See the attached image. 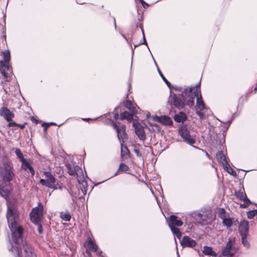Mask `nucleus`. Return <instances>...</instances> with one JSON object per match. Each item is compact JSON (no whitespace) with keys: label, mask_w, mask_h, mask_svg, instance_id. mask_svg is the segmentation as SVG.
<instances>
[{"label":"nucleus","mask_w":257,"mask_h":257,"mask_svg":"<svg viewBox=\"0 0 257 257\" xmlns=\"http://www.w3.org/2000/svg\"><path fill=\"white\" fill-rule=\"evenodd\" d=\"M15 153L17 157L20 159L21 162L23 163L24 162H25L26 160L23 157V154L22 153L21 151L19 149H17L15 151Z\"/></svg>","instance_id":"2f4dec72"},{"label":"nucleus","mask_w":257,"mask_h":257,"mask_svg":"<svg viewBox=\"0 0 257 257\" xmlns=\"http://www.w3.org/2000/svg\"><path fill=\"white\" fill-rule=\"evenodd\" d=\"M247 235H241V242L243 245L246 248L250 247V243L247 238Z\"/></svg>","instance_id":"c756f323"},{"label":"nucleus","mask_w":257,"mask_h":257,"mask_svg":"<svg viewBox=\"0 0 257 257\" xmlns=\"http://www.w3.org/2000/svg\"><path fill=\"white\" fill-rule=\"evenodd\" d=\"M13 242L15 246L13 244L10 250L15 257H36L32 247L23 241V236L22 241L19 243H16L14 240Z\"/></svg>","instance_id":"7ed1b4c3"},{"label":"nucleus","mask_w":257,"mask_h":257,"mask_svg":"<svg viewBox=\"0 0 257 257\" xmlns=\"http://www.w3.org/2000/svg\"><path fill=\"white\" fill-rule=\"evenodd\" d=\"M186 119V116L184 112H180L179 114L175 115L174 119L178 122H183Z\"/></svg>","instance_id":"a878e982"},{"label":"nucleus","mask_w":257,"mask_h":257,"mask_svg":"<svg viewBox=\"0 0 257 257\" xmlns=\"http://www.w3.org/2000/svg\"><path fill=\"white\" fill-rule=\"evenodd\" d=\"M114 25H115V27H116V24H115V19L114 20Z\"/></svg>","instance_id":"5fc2aeb1"},{"label":"nucleus","mask_w":257,"mask_h":257,"mask_svg":"<svg viewBox=\"0 0 257 257\" xmlns=\"http://www.w3.org/2000/svg\"><path fill=\"white\" fill-rule=\"evenodd\" d=\"M140 1L144 7H145V5L148 6V4L146 3H145L143 0H140Z\"/></svg>","instance_id":"de8ad7c7"},{"label":"nucleus","mask_w":257,"mask_h":257,"mask_svg":"<svg viewBox=\"0 0 257 257\" xmlns=\"http://www.w3.org/2000/svg\"><path fill=\"white\" fill-rule=\"evenodd\" d=\"M142 33H143V39H144V43L143 44H147V42H146V40L145 38V35H144V31H143V29L142 28Z\"/></svg>","instance_id":"a18cd8bd"},{"label":"nucleus","mask_w":257,"mask_h":257,"mask_svg":"<svg viewBox=\"0 0 257 257\" xmlns=\"http://www.w3.org/2000/svg\"><path fill=\"white\" fill-rule=\"evenodd\" d=\"M60 216L62 219L66 221H69L71 217L70 213L67 212H61Z\"/></svg>","instance_id":"c85d7f7f"},{"label":"nucleus","mask_w":257,"mask_h":257,"mask_svg":"<svg viewBox=\"0 0 257 257\" xmlns=\"http://www.w3.org/2000/svg\"><path fill=\"white\" fill-rule=\"evenodd\" d=\"M218 217L222 220L224 219L226 217L225 211L223 208L219 209Z\"/></svg>","instance_id":"72a5a7b5"},{"label":"nucleus","mask_w":257,"mask_h":257,"mask_svg":"<svg viewBox=\"0 0 257 257\" xmlns=\"http://www.w3.org/2000/svg\"><path fill=\"white\" fill-rule=\"evenodd\" d=\"M50 125H55V123L54 122H51L50 123H48L44 122L42 124V126L45 127L44 131H46L48 127H49L50 126Z\"/></svg>","instance_id":"ea45409f"},{"label":"nucleus","mask_w":257,"mask_h":257,"mask_svg":"<svg viewBox=\"0 0 257 257\" xmlns=\"http://www.w3.org/2000/svg\"><path fill=\"white\" fill-rule=\"evenodd\" d=\"M194 88L185 89L180 95L174 94L173 104L179 109H182L186 104L191 106L193 105L195 94L193 92Z\"/></svg>","instance_id":"f03ea898"},{"label":"nucleus","mask_w":257,"mask_h":257,"mask_svg":"<svg viewBox=\"0 0 257 257\" xmlns=\"http://www.w3.org/2000/svg\"><path fill=\"white\" fill-rule=\"evenodd\" d=\"M121 155L122 157H127L129 155V151L127 147L125 146H123L122 144L121 143Z\"/></svg>","instance_id":"cd10ccee"},{"label":"nucleus","mask_w":257,"mask_h":257,"mask_svg":"<svg viewBox=\"0 0 257 257\" xmlns=\"http://www.w3.org/2000/svg\"><path fill=\"white\" fill-rule=\"evenodd\" d=\"M76 172L75 174L76 175L77 177V180L79 183H82L83 185H84L83 183H85V184H86V181H84L85 179V176L83 173V171L81 169V168L79 167H76Z\"/></svg>","instance_id":"412c9836"},{"label":"nucleus","mask_w":257,"mask_h":257,"mask_svg":"<svg viewBox=\"0 0 257 257\" xmlns=\"http://www.w3.org/2000/svg\"><path fill=\"white\" fill-rule=\"evenodd\" d=\"M243 201H244L243 204H240V207L241 208H246L250 204V201L247 198L244 199Z\"/></svg>","instance_id":"e433bc0d"},{"label":"nucleus","mask_w":257,"mask_h":257,"mask_svg":"<svg viewBox=\"0 0 257 257\" xmlns=\"http://www.w3.org/2000/svg\"><path fill=\"white\" fill-rule=\"evenodd\" d=\"M17 126H20L22 128H24V126H25V125H20V124H18Z\"/></svg>","instance_id":"8fccbe9b"},{"label":"nucleus","mask_w":257,"mask_h":257,"mask_svg":"<svg viewBox=\"0 0 257 257\" xmlns=\"http://www.w3.org/2000/svg\"><path fill=\"white\" fill-rule=\"evenodd\" d=\"M181 244L183 247H193L196 245V242L194 240L191 239L190 237L185 236L181 241Z\"/></svg>","instance_id":"6ab92c4d"},{"label":"nucleus","mask_w":257,"mask_h":257,"mask_svg":"<svg viewBox=\"0 0 257 257\" xmlns=\"http://www.w3.org/2000/svg\"><path fill=\"white\" fill-rule=\"evenodd\" d=\"M124 105L126 108L130 110L133 113H137L138 107L135 106L131 100H126L124 102Z\"/></svg>","instance_id":"4be33fe9"},{"label":"nucleus","mask_w":257,"mask_h":257,"mask_svg":"<svg viewBox=\"0 0 257 257\" xmlns=\"http://www.w3.org/2000/svg\"><path fill=\"white\" fill-rule=\"evenodd\" d=\"M168 224L173 234H175L178 238L180 239L182 236V233L179 229L176 227L175 226H182L183 225L182 221L180 219H178L176 216L172 215L169 218Z\"/></svg>","instance_id":"423d86ee"},{"label":"nucleus","mask_w":257,"mask_h":257,"mask_svg":"<svg viewBox=\"0 0 257 257\" xmlns=\"http://www.w3.org/2000/svg\"><path fill=\"white\" fill-rule=\"evenodd\" d=\"M44 175L45 179H42L40 180V183L48 188H52L53 189H57V186L56 184V179L49 172L45 171Z\"/></svg>","instance_id":"9d476101"},{"label":"nucleus","mask_w":257,"mask_h":257,"mask_svg":"<svg viewBox=\"0 0 257 257\" xmlns=\"http://www.w3.org/2000/svg\"><path fill=\"white\" fill-rule=\"evenodd\" d=\"M0 116L4 117L7 121H10L14 117V114L7 107H3L0 109Z\"/></svg>","instance_id":"2eb2a0df"},{"label":"nucleus","mask_w":257,"mask_h":257,"mask_svg":"<svg viewBox=\"0 0 257 257\" xmlns=\"http://www.w3.org/2000/svg\"><path fill=\"white\" fill-rule=\"evenodd\" d=\"M195 90L193 89V92L195 94V97H196V106L200 110H203L206 108L205 105L202 99L200 94V91H197V88H194Z\"/></svg>","instance_id":"ddd939ff"},{"label":"nucleus","mask_w":257,"mask_h":257,"mask_svg":"<svg viewBox=\"0 0 257 257\" xmlns=\"http://www.w3.org/2000/svg\"><path fill=\"white\" fill-rule=\"evenodd\" d=\"M113 127L116 131L117 137L119 141L123 140L126 138V134L125 132V126L124 125H121L120 123H113Z\"/></svg>","instance_id":"f8f14e48"},{"label":"nucleus","mask_w":257,"mask_h":257,"mask_svg":"<svg viewBox=\"0 0 257 257\" xmlns=\"http://www.w3.org/2000/svg\"><path fill=\"white\" fill-rule=\"evenodd\" d=\"M135 153L137 154V156H139V152L138 150H135Z\"/></svg>","instance_id":"09e8293b"},{"label":"nucleus","mask_w":257,"mask_h":257,"mask_svg":"<svg viewBox=\"0 0 257 257\" xmlns=\"http://www.w3.org/2000/svg\"><path fill=\"white\" fill-rule=\"evenodd\" d=\"M38 225V231L40 233H42L43 232V228L42 226L40 224V223L39 224H36Z\"/></svg>","instance_id":"37998d69"},{"label":"nucleus","mask_w":257,"mask_h":257,"mask_svg":"<svg viewBox=\"0 0 257 257\" xmlns=\"http://www.w3.org/2000/svg\"><path fill=\"white\" fill-rule=\"evenodd\" d=\"M114 119H115V120H117V119H118L119 118H120V116H119L118 114L117 113H115V114H114Z\"/></svg>","instance_id":"49530a36"},{"label":"nucleus","mask_w":257,"mask_h":257,"mask_svg":"<svg viewBox=\"0 0 257 257\" xmlns=\"http://www.w3.org/2000/svg\"><path fill=\"white\" fill-rule=\"evenodd\" d=\"M9 122V123L8 124V126L9 127L15 126L18 125V124H17L15 122Z\"/></svg>","instance_id":"79ce46f5"},{"label":"nucleus","mask_w":257,"mask_h":257,"mask_svg":"<svg viewBox=\"0 0 257 257\" xmlns=\"http://www.w3.org/2000/svg\"><path fill=\"white\" fill-rule=\"evenodd\" d=\"M153 119L157 122H161L165 125H170L172 124V120L171 118L167 116L164 115L161 116H155L153 117Z\"/></svg>","instance_id":"a211bd4d"},{"label":"nucleus","mask_w":257,"mask_h":257,"mask_svg":"<svg viewBox=\"0 0 257 257\" xmlns=\"http://www.w3.org/2000/svg\"><path fill=\"white\" fill-rule=\"evenodd\" d=\"M44 207L41 202H39L38 206L34 208L30 214L31 221L35 224L40 222L43 214Z\"/></svg>","instance_id":"1a4fd4ad"},{"label":"nucleus","mask_w":257,"mask_h":257,"mask_svg":"<svg viewBox=\"0 0 257 257\" xmlns=\"http://www.w3.org/2000/svg\"><path fill=\"white\" fill-rule=\"evenodd\" d=\"M134 125L137 136L141 140L144 141L146 139V135L142 125L140 123H134Z\"/></svg>","instance_id":"f3484780"},{"label":"nucleus","mask_w":257,"mask_h":257,"mask_svg":"<svg viewBox=\"0 0 257 257\" xmlns=\"http://www.w3.org/2000/svg\"><path fill=\"white\" fill-rule=\"evenodd\" d=\"M228 123H229V124H230V123H231V121H228Z\"/></svg>","instance_id":"13d9d810"},{"label":"nucleus","mask_w":257,"mask_h":257,"mask_svg":"<svg viewBox=\"0 0 257 257\" xmlns=\"http://www.w3.org/2000/svg\"><path fill=\"white\" fill-rule=\"evenodd\" d=\"M23 166H24V168L25 170L28 169L31 174L33 176L35 174V171L33 169V167L30 165V164L26 160L25 162H24L22 163Z\"/></svg>","instance_id":"bb28decb"},{"label":"nucleus","mask_w":257,"mask_h":257,"mask_svg":"<svg viewBox=\"0 0 257 257\" xmlns=\"http://www.w3.org/2000/svg\"><path fill=\"white\" fill-rule=\"evenodd\" d=\"M4 19H5V16H4ZM4 21H5V19H4Z\"/></svg>","instance_id":"bf43d9fd"},{"label":"nucleus","mask_w":257,"mask_h":257,"mask_svg":"<svg viewBox=\"0 0 257 257\" xmlns=\"http://www.w3.org/2000/svg\"><path fill=\"white\" fill-rule=\"evenodd\" d=\"M179 133L184 141L189 145L195 144V139L190 135L189 131L185 126H182L179 130Z\"/></svg>","instance_id":"9b49d317"},{"label":"nucleus","mask_w":257,"mask_h":257,"mask_svg":"<svg viewBox=\"0 0 257 257\" xmlns=\"http://www.w3.org/2000/svg\"><path fill=\"white\" fill-rule=\"evenodd\" d=\"M194 218L201 225H207L214 220L215 216L210 210L203 209L195 214Z\"/></svg>","instance_id":"39448f33"},{"label":"nucleus","mask_w":257,"mask_h":257,"mask_svg":"<svg viewBox=\"0 0 257 257\" xmlns=\"http://www.w3.org/2000/svg\"><path fill=\"white\" fill-rule=\"evenodd\" d=\"M254 90H255V91L257 90V86L255 87Z\"/></svg>","instance_id":"864d4df0"},{"label":"nucleus","mask_w":257,"mask_h":257,"mask_svg":"<svg viewBox=\"0 0 257 257\" xmlns=\"http://www.w3.org/2000/svg\"><path fill=\"white\" fill-rule=\"evenodd\" d=\"M122 36H123V38H124L126 39V37L124 36V35H122Z\"/></svg>","instance_id":"4d7b16f0"},{"label":"nucleus","mask_w":257,"mask_h":257,"mask_svg":"<svg viewBox=\"0 0 257 257\" xmlns=\"http://www.w3.org/2000/svg\"><path fill=\"white\" fill-rule=\"evenodd\" d=\"M79 167L78 166L73 164H67L66 165V167L68 170V174L71 176H73L75 175V173L76 172V167Z\"/></svg>","instance_id":"b1692460"},{"label":"nucleus","mask_w":257,"mask_h":257,"mask_svg":"<svg viewBox=\"0 0 257 257\" xmlns=\"http://www.w3.org/2000/svg\"><path fill=\"white\" fill-rule=\"evenodd\" d=\"M128 87H129L128 91H130V88H131V84H129Z\"/></svg>","instance_id":"3c124183"},{"label":"nucleus","mask_w":257,"mask_h":257,"mask_svg":"<svg viewBox=\"0 0 257 257\" xmlns=\"http://www.w3.org/2000/svg\"><path fill=\"white\" fill-rule=\"evenodd\" d=\"M247 215L249 219H253L254 216H257V209L247 212Z\"/></svg>","instance_id":"473e14b6"},{"label":"nucleus","mask_w":257,"mask_h":257,"mask_svg":"<svg viewBox=\"0 0 257 257\" xmlns=\"http://www.w3.org/2000/svg\"><path fill=\"white\" fill-rule=\"evenodd\" d=\"M224 169L230 174L232 175L233 176H236V173L231 168H230L229 165V167L228 168H224Z\"/></svg>","instance_id":"4c0bfd02"},{"label":"nucleus","mask_w":257,"mask_h":257,"mask_svg":"<svg viewBox=\"0 0 257 257\" xmlns=\"http://www.w3.org/2000/svg\"><path fill=\"white\" fill-rule=\"evenodd\" d=\"M3 54L4 60L0 61V78H2L6 82H9L12 79L13 73L11 66L9 64L11 59L10 52L6 50L3 52Z\"/></svg>","instance_id":"20e7f679"},{"label":"nucleus","mask_w":257,"mask_h":257,"mask_svg":"<svg viewBox=\"0 0 257 257\" xmlns=\"http://www.w3.org/2000/svg\"><path fill=\"white\" fill-rule=\"evenodd\" d=\"M236 196L241 200H243L247 198L246 194L241 191H239L237 193H236Z\"/></svg>","instance_id":"f704fd0d"},{"label":"nucleus","mask_w":257,"mask_h":257,"mask_svg":"<svg viewBox=\"0 0 257 257\" xmlns=\"http://www.w3.org/2000/svg\"><path fill=\"white\" fill-rule=\"evenodd\" d=\"M7 218L12 234V240L16 243L22 241L23 228L19 224L20 213L14 205H7Z\"/></svg>","instance_id":"f257e3e1"},{"label":"nucleus","mask_w":257,"mask_h":257,"mask_svg":"<svg viewBox=\"0 0 257 257\" xmlns=\"http://www.w3.org/2000/svg\"><path fill=\"white\" fill-rule=\"evenodd\" d=\"M101 253V252H97V254L98 255H100Z\"/></svg>","instance_id":"603ef678"},{"label":"nucleus","mask_w":257,"mask_h":257,"mask_svg":"<svg viewBox=\"0 0 257 257\" xmlns=\"http://www.w3.org/2000/svg\"><path fill=\"white\" fill-rule=\"evenodd\" d=\"M129 170L128 167L123 163H121L119 165L118 171L126 172Z\"/></svg>","instance_id":"c9c22d12"},{"label":"nucleus","mask_w":257,"mask_h":257,"mask_svg":"<svg viewBox=\"0 0 257 257\" xmlns=\"http://www.w3.org/2000/svg\"><path fill=\"white\" fill-rule=\"evenodd\" d=\"M235 239L229 238L225 246L222 248L220 257H233L237 251V248L234 246Z\"/></svg>","instance_id":"6e6552de"},{"label":"nucleus","mask_w":257,"mask_h":257,"mask_svg":"<svg viewBox=\"0 0 257 257\" xmlns=\"http://www.w3.org/2000/svg\"><path fill=\"white\" fill-rule=\"evenodd\" d=\"M222 223L224 226L229 227L232 226L233 221L231 218L225 217L222 220Z\"/></svg>","instance_id":"7c9ffc66"},{"label":"nucleus","mask_w":257,"mask_h":257,"mask_svg":"<svg viewBox=\"0 0 257 257\" xmlns=\"http://www.w3.org/2000/svg\"><path fill=\"white\" fill-rule=\"evenodd\" d=\"M3 83V88L4 89V91L5 92H6V93H8L9 92V90H8V88H7V83L6 82H5V83Z\"/></svg>","instance_id":"a19ab883"},{"label":"nucleus","mask_w":257,"mask_h":257,"mask_svg":"<svg viewBox=\"0 0 257 257\" xmlns=\"http://www.w3.org/2000/svg\"><path fill=\"white\" fill-rule=\"evenodd\" d=\"M3 37H4V38L6 39V35H4V36H3Z\"/></svg>","instance_id":"6e6d98bb"},{"label":"nucleus","mask_w":257,"mask_h":257,"mask_svg":"<svg viewBox=\"0 0 257 257\" xmlns=\"http://www.w3.org/2000/svg\"><path fill=\"white\" fill-rule=\"evenodd\" d=\"M249 222L247 220L242 221L239 225V232L240 235H248Z\"/></svg>","instance_id":"dca6fc26"},{"label":"nucleus","mask_w":257,"mask_h":257,"mask_svg":"<svg viewBox=\"0 0 257 257\" xmlns=\"http://www.w3.org/2000/svg\"><path fill=\"white\" fill-rule=\"evenodd\" d=\"M196 114L199 115L201 118H203L204 117V114L203 112H202L201 111H197L196 112Z\"/></svg>","instance_id":"c03bdc74"},{"label":"nucleus","mask_w":257,"mask_h":257,"mask_svg":"<svg viewBox=\"0 0 257 257\" xmlns=\"http://www.w3.org/2000/svg\"><path fill=\"white\" fill-rule=\"evenodd\" d=\"M216 157L218 161L222 164L223 168L229 167V164L226 161V157L222 151L219 152L217 153Z\"/></svg>","instance_id":"aec40b11"},{"label":"nucleus","mask_w":257,"mask_h":257,"mask_svg":"<svg viewBox=\"0 0 257 257\" xmlns=\"http://www.w3.org/2000/svg\"><path fill=\"white\" fill-rule=\"evenodd\" d=\"M203 252L205 255H211L214 257L217 256V253L213 250L211 247L208 246H205L203 247Z\"/></svg>","instance_id":"5701e85b"},{"label":"nucleus","mask_w":257,"mask_h":257,"mask_svg":"<svg viewBox=\"0 0 257 257\" xmlns=\"http://www.w3.org/2000/svg\"><path fill=\"white\" fill-rule=\"evenodd\" d=\"M14 176L10 165L8 163H5L3 166L0 167V179L5 183H9Z\"/></svg>","instance_id":"0eeeda50"},{"label":"nucleus","mask_w":257,"mask_h":257,"mask_svg":"<svg viewBox=\"0 0 257 257\" xmlns=\"http://www.w3.org/2000/svg\"><path fill=\"white\" fill-rule=\"evenodd\" d=\"M158 71H159V73L160 75V76H161L162 78L163 79V80L164 81V82L167 84L168 86H170V82L167 80V79L164 77V76L163 75V73L161 72V71H160V70L158 68Z\"/></svg>","instance_id":"58836bf2"},{"label":"nucleus","mask_w":257,"mask_h":257,"mask_svg":"<svg viewBox=\"0 0 257 257\" xmlns=\"http://www.w3.org/2000/svg\"><path fill=\"white\" fill-rule=\"evenodd\" d=\"M85 246L86 247V253L89 256L91 255L92 251L97 252V246L90 238H88L87 242L85 243Z\"/></svg>","instance_id":"4468645a"},{"label":"nucleus","mask_w":257,"mask_h":257,"mask_svg":"<svg viewBox=\"0 0 257 257\" xmlns=\"http://www.w3.org/2000/svg\"><path fill=\"white\" fill-rule=\"evenodd\" d=\"M120 119L121 120L126 119L128 121H131L133 119V114L125 111L120 114Z\"/></svg>","instance_id":"393cba45"}]
</instances>
